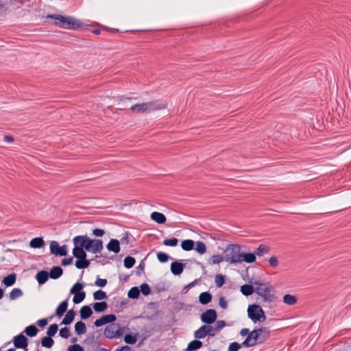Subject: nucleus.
Returning a JSON list of instances; mask_svg holds the SVG:
<instances>
[{
	"instance_id": "nucleus-4",
	"label": "nucleus",
	"mask_w": 351,
	"mask_h": 351,
	"mask_svg": "<svg viewBox=\"0 0 351 351\" xmlns=\"http://www.w3.org/2000/svg\"><path fill=\"white\" fill-rule=\"evenodd\" d=\"M254 285V291L262 298L263 302L272 303L276 301V297L271 286L256 282Z\"/></svg>"
},
{
	"instance_id": "nucleus-44",
	"label": "nucleus",
	"mask_w": 351,
	"mask_h": 351,
	"mask_svg": "<svg viewBox=\"0 0 351 351\" xmlns=\"http://www.w3.org/2000/svg\"><path fill=\"white\" fill-rule=\"evenodd\" d=\"M84 285L80 282H76L71 289L70 293H78L82 292Z\"/></svg>"
},
{
	"instance_id": "nucleus-20",
	"label": "nucleus",
	"mask_w": 351,
	"mask_h": 351,
	"mask_svg": "<svg viewBox=\"0 0 351 351\" xmlns=\"http://www.w3.org/2000/svg\"><path fill=\"white\" fill-rule=\"evenodd\" d=\"M49 274L46 271H40L36 274V280L40 285L45 283L49 278Z\"/></svg>"
},
{
	"instance_id": "nucleus-23",
	"label": "nucleus",
	"mask_w": 351,
	"mask_h": 351,
	"mask_svg": "<svg viewBox=\"0 0 351 351\" xmlns=\"http://www.w3.org/2000/svg\"><path fill=\"white\" fill-rule=\"evenodd\" d=\"M75 315V312L73 309L69 310L66 313V314L65 317H64V319H62L61 324H64V325L70 324L73 321Z\"/></svg>"
},
{
	"instance_id": "nucleus-17",
	"label": "nucleus",
	"mask_w": 351,
	"mask_h": 351,
	"mask_svg": "<svg viewBox=\"0 0 351 351\" xmlns=\"http://www.w3.org/2000/svg\"><path fill=\"white\" fill-rule=\"evenodd\" d=\"M103 249V242L100 239L93 240L90 251L94 254L100 252Z\"/></svg>"
},
{
	"instance_id": "nucleus-1",
	"label": "nucleus",
	"mask_w": 351,
	"mask_h": 351,
	"mask_svg": "<svg viewBox=\"0 0 351 351\" xmlns=\"http://www.w3.org/2000/svg\"><path fill=\"white\" fill-rule=\"evenodd\" d=\"M269 331L267 328H261L251 331L242 343L245 347H252L258 343L264 342L269 338Z\"/></svg>"
},
{
	"instance_id": "nucleus-47",
	"label": "nucleus",
	"mask_w": 351,
	"mask_h": 351,
	"mask_svg": "<svg viewBox=\"0 0 351 351\" xmlns=\"http://www.w3.org/2000/svg\"><path fill=\"white\" fill-rule=\"evenodd\" d=\"M93 298L97 300H101L107 298L106 292L102 290H98L93 293Z\"/></svg>"
},
{
	"instance_id": "nucleus-61",
	"label": "nucleus",
	"mask_w": 351,
	"mask_h": 351,
	"mask_svg": "<svg viewBox=\"0 0 351 351\" xmlns=\"http://www.w3.org/2000/svg\"><path fill=\"white\" fill-rule=\"evenodd\" d=\"M73 258H63L62 260V265L64 266L71 265L73 262Z\"/></svg>"
},
{
	"instance_id": "nucleus-19",
	"label": "nucleus",
	"mask_w": 351,
	"mask_h": 351,
	"mask_svg": "<svg viewBox=\"0 0 351 351\" xmlns=\"http://www.w3.org/2000/svg\"><path fill=\"white\" fill-rule=\"evenodd\" d=\"M73 256L77 259H84L86 258V253L82 247L78 245H75L73 250Z\"/></svg>"
},
{
	"instance_id": "nucleus-59",
	"label": "nucleus",
	"mask_w": 351,
	"mask_h": 351,
	"mask_svg": "<svg viewBox=\"0 0 351 351\" xmlns=\"http://www.w3.org/2000/svg\"><path fill=\"white\" fill-rule=\"evenodd\" d=\"M269 263L271 267H276L278 265V261L276 256H271L269 258Z\"/></svg>"
},
{
	"instance_id": "nucleus-40",
	"label": "nucleus",
	"mask_w": 351,
	"mask_h": 351,
	"mask_svg": "<svg viewBox=\"0 0 351 351\" xmlns=\"http://www.w3.org/2000/svg\"><path fill=\"white\" fill-rule=\"evenodd\" d=\"M73 294L74 295L73 301L75 304H79V303L82 302L86 297V293L84 291L78 293H73Z\"/></svg>"
},
{
	"instance_id": "nucleus-38",
	"label": "nucleus",
	"mask_w": 351,
	"mask_h": 351,
	"mask_svg": "<svg viewBox=\"0 0 351 351\" xmlns=\"http://www.w3.org/2000/svg\"><path fill=\"white\" fill-rule=\"evenodd\" d=\"M140 295V289L137 287H134L130 289L128 295L130 298L136 299Z\"/></svg>"
},
{
	"instance_id": "nucleus-63",
	"label": "nucleus",
	"mask_w": 351,
	"mask_h": 351,
	"mask_svg": "<svg viewBox=\"0 0 351 351\" xmlns=\"http://www.w3.org/2000/svg\"><path fill=\"white\" fill-rule=\"evenodd\" d=\"M4 141L8 143H12L14 141V138L12 136L10 135H5L4 136Z\"/></svg>"
},
{
	"instance_id": "nucleus-18",
	"label": "nucleus",
	"mask_w": 351,
	"mask_h": 351,
	"mask_svg": "<svg viewBox=\"0 0 351 351\" xmlns=\"http://www.w3.org/2000/svg\"><path fill=\"white\" fill-rule=\"evenodd\" d=\"M63 273L62 269L59 266H55L51 268L49 274V276L52 279L60 278Z\"/></svg>"
},
{
	"instance_id": "nucleus-12",
	"label": "nucleus",
	"mask_w": 351,
	"mask_h": 351,
	"mask_svg": "<svg viewBox=\"0 0 351 351\" xmlns=\"http://www.w3.org/2000/svg\"><path fill=\"white\" fill-rule=\"evenodd\" d=\"M116 319V316L113 314L106 315H103L101 318L96 319L94 324L96 327H100L104 324L114 322Z\"/></svg>"
},
{
	"instance_id": "nucleus-13",
	"label": "nucleus",
	"mask_w": 351,
	"mask_h": 351,
	"mask_svg": "<svg viewBox=\"0 0 351 351\" xmlns=\"http://www.w3.org/2000/svg\"><path fill=\"white\" fill-rule=\"evenodd\" d=\"M184 265L180 262L175 261L171 265V271L173 274L177 276L182 273Z\"/></svg>"
},
{
	"instance_id": "nucleus-2",
	"label": "nucleus",
	"mask_w": 351,
	"mask_h": 351,
	"mask_svg": "<svg viewBox=\"0 0 351 351\" xmlns=\"http://www.w3.org/2000/svg\"><path fill=\"white\" fill-rule=\"evenodd\" d=\"M45 19L54 20L53 24L65 29H76L82 25V23L71 16H64L60 14H48Z\"/></svg>"
},
{
	"instance_id": "nucleus-62",
	"label": "nucleus",
	"mask_w": 351,
	"mask_h": 351,
	"mask_svg": "<svg viewBox=\"0 0 351 351\" xmlns=\"http://www.w3.org/2000/svg\"><path fill=\"white\" fill-rule=\"evenodd\" d=\"M37 324L40 326V327H45L47 324V319H39L38 322H37Z\"/></svg>"
},
{
	"instance_id": "nucleus-8",
	"label": "nucleus",
	"mask_w": 351,
	"mask_h": 351,
	"mask_svg": "<svg viewBox=\"0 0 351 351\" xmlns=\"http://www.w3.org/2000/svg\"><path fill=\"white\" fill-rule=\"evenodd\" d=\"M73 243L75 245H78L82 249L90 251L93 244V240L87 236H77L73 239Z\"/></svg>"
},
{
	"instance_id": "nucleus-50",
	"label": "nucleus",
	"mask_w": 351,
	"mask_h": 351,
	"mask_svg": "<svg viewBox=\"0 0 351 351\" xmlns=\"http://www.w3.org/2000/svg\"><path fill=\"white\" fill-rule=\"evenodd\" d=\"M140 291H141L144 295H148L151 293V289L147 283H143L141 285Z\"/></svg>"
},
{
	"instance_id": "nucleus-9",
	"label": "nucleus",
	"mask_w": 351,
	"mask_h": 351,
	"mask_svg": "<svg viewBox=\"0 0 351 351\" xmlns=\"http://www.w3.org/2000/svg\"><path fill=\"white\" fill-rule=\"evenodd\" d=\"M217 317V312L214 309H208L201 315L202 322L206 324L214 323Z\"/></svg>"
},
{
	"instance_id": "nucleus-49",
	"label": "nucleus",
	"mask_w": 351,
	"mask_h": 351,
	"mask_svg": "<svg viewBox=\"0 0 351 351\" xmlns=\"http://www.w3.org/2000/svg\"><path fill=\"white\" fill-rule=\"evenodd\" d=\"M215 282L217 287H221L224 284V278L221 274L215 276Z\"/></svg>"
},
{
	"instance_id": "nucleus-48",
	"label": "nucleus",
	"mask_w": 351,
	"mask_h": 351,
	"mask_svg": "<svg viewBox=\"0 0 351 351\" xmlns=\"http://www.w3.org/2000/svg\"><path fill=\"white\" fill-rule=\"evenodd\" d=\"M178 243V240L176 238L166 239L163 241V244L167 246L175 247Z\"/></svg>"
},
{
	"instance_id": "nucleus-36",
	"label": "nucleus",
	"mask_w": 351,
	"mask_h": 351,
	"mask_svg": "<svg viewBox=\"0 0 351 351\" xmlns=\"http://www.w3.org/2000/svg\"><path fill=\"white\" fill-rule=\"evenodd\" d=\"M224 261V256H221L219 254L213 255L211 256L210 260L208 261V263L210 265H217L219 264Z\"/></svg>"
},
{
	"instance_id": "nucleus-64",
	"label": "nucleus",
	"mask_w": 351,
	"mask_h": 351,
	"mask_svg": "<svg viewBox=\"0 0 351 351\" xmlns=\"http://www.w3.org/2000/svg\"><path fill=\"white\" fill-rule=\"evenodd\" d=\"M116 351H130V348L128 346H124L117 349Z\"/></svg>"
},
{
	"instance_id": "nucleus-24",
	"label": "nucleus",
	"mask_w": 351,
	"mask_h": 351,
	"mask_svg": "<svg viewBox=\"0 0 351 351\" xmlns=\"http://www.w3.org/2000/svg\"><path fill=\"white\" fill-rule=\"evenodd\" d=\"M68 302L67 300L62 301L57 307L56 314L58 317H61L67 310Z\"/></svg>"
},
{
	"instance_id": "nucleus-26",
	"label": "nucleus",
	"mask_w": 351,
	"mask_h": 351,
	"mask_svg": "<svg viewBox=\"0 0 351 351\" xmlns=\"http://www.w3.org/2000/svg\"><path fill=\"white\" fill-rule=\"evenodd\" d=\"M202 346V343L197 339L191 341L187 346L186 351H194L199 349Z\"/></svg>"
},
{
	"instance_id": "nucleus-6",
	"label": "nucleus",
	"mask_w": 351,
	"mask_h": 351,
	"mask_svg": "<svg viewBox=\"0 0 351 351\" xmlns=\"http://www.w3.org/2000/svg\"><path fill=\"white\" fill-rule=\"evenodd\" d=\"M165 108V105L158 104L156 101H152L147 103H142L133 105L131 106L130 110L133 112L141 113L148 110H156Z\"/></svg>"
},
{
	"instance_id": "nucleus-7",
	"label": "nucleus",
	"mask_w": 351,
	"mask_h": 351,
	"mask_svg": "<svg viewBox=\"0 0 351 351\" xmlns=\"http://www.w3.org/2000/svg\"><path fill=\"white\" fill-rule=\"evenodd\" d=\"M124 332V328L116 324H110L106 326L104 330V336L108 339L121 337Z\"/></svg>"
},
{
	"instance_id": "nucleus-39",
	"label": "nucleus",
	"mask_w": 351,
	"mask_h": 351,
	"mask_svg": "<svg viewBox=\"0 0 351 351\" xmlns=\"http://www.w3.org/2000/svg\"><path fill=\"white\" fill-rule=\"evenodd\" d=\"M53 343H54V341L50 337H45L44 338H43L42 341H41L42 346L47 348H51L53 346Z\"/></svg>"
},
{
	"instance_id": "nucleus-60",
	"label": "nucleus",
	"mask_w": 351,
	"mask_h": 351,
	"mask_svg": "<svg viewBox=\"0 0 351 351\" xmlns=\"http://www.w3.org/2000/svg\"><path fill=\"white\" fill-rule=\"evenodd\" d=\"M93 233L96 237H102L104 234V231L101 229L96 228L93 230Z\"/></svg>"
},
{
	"instance_id": "nucleus-43",
	"label": "nucleus",
	"mask_w": 351,
	"mask_h": 351,
	"mask_svg": "<svg viewBox=\"0 0 351 351\" xmlns=\"http://www.w3.org/2000/svg\"><path fill=\"white\" fill-rule=\"evenodd\" d=\"M58 330V324H53L51 325H50V326L48 328V330L47 331V334L48 335V337H53L54 336L57 331Z\"/></svg>"
},
{
	"instance_id": "nucleus-31",
	"label": "nucleus",
	"mask_w": 351,
	"mask_h": 351,
	"mask_svg": "<svg viewBox=\"0 0 351 351\" xmlns=\"http://www.w3.org/2000/svg\"><path fill=\"white\" fill-rule=\"evenodd\" d=\"M75 330L77 335H82L86 332V324L83 322H77L75 325Z\"/></svg>"
},
{
	"instance_id": "nucleus-33",
	"label": "nucleus",
	"mask_w": 351,
	"mask_h": 351,
	"mask_svg": "<svg viewBox=\"0 0 351 351\" xmlns=\"http://www.w3.org/2000/svg\"><path fill=\"white\" fill-rule=\"evenodd\" d=\"M38 332V328L34 325H30L25 328L24 332L29 337H35Z\"/></svg>"
},
{
	"instance_id": "nucleus-54",
	"label": "nucleus",
	"mask_w": 351,
	"mask_h": 351,
	"mask_svg": "<svg viewBox=\"0 0 351 351\" xmlns=\"http://www.w3.org/2000/svg\"><path fill=\"white\" fill-rule=\"evenodd\" d=\"M60 335L65 339H67L70 336V331L67 327H64L60 329Z\"/></svg>"
},
{
	"instance_id": "nucleus-32",
	"label": "nucleus",
	"mask_w": 351,
	"mask_h": 351,
	"mask_svg": "<svg viewBox=\"0 0 351 351\" xmlns=\"http://www.w3.org/2000/svg\"><path fill=\"white\" fill-rule=\"evenodd\" d=\"M107 307H108V304L106 302H104V301L96 302L93 304L94 310L98 313L104 312V311H106Z\"/></svg>"
},
{
	"instance_id": "nucleus-16",
	"label": "nucleus",
	"mask_w": 351,
	"mask_h": 351,
	"mask_svg": "<svg viewBox=\"0 0 351 351\" xmlns=\"http://www.w3.org/2000/svg\"><path fill=\"white\" fill-rule=\"evenodd\" d=\"M208 335L207 325H203L199 328L194 332V337L195 339H200L204 338Z\"/></svg>"
},
{
	"instance_id": "nucleus-42",
	"label": "nucleus",
	"mask_w": 351,
	"mask_h": 351,
	"mask_svg": "<svg viewBox=\"0 0 351 351\" xmlns=\"http://www.w3.org/2000/svg\"><path fill=\"white\" fill-rule=\"evenodd\" d=\"M23 294L22 291L19 288H14L12 290L10 293V298L12 300H14L19 297H21Z\"/></svg>"
},
{
	"instance_id": "nucleus-14",
	"label": "nucleus",
	"mask_w": 351,
	"mask_h": 351,
	"mask_svg": "<svg viewBox=\"0 0 351 351\" xmlns=\"http://www.w3.org/2000/svg\"><path fill=\"white\" fill-rule=\"evenodd\" d=\"M107 249L109 251L113 252L115 254L119 253L120 251L119 241L117 239H111L107 245Z\"/></svg>"
},
{
	"instance_id": "nucleus-5",
	"label": "nucleus",
	"mask_w": 351,
	"mask_h": 351,
	"mask_svg": "<svg viewBox=\"0 0 351 351\" xmlns=\"http://www.w3.org/2000/svg\"><path fill=\"white\" fill-rule=\"evenodd\" d=\"M247 315L249 318L254 323L263 322L266 319L265 312L261 306L258 304L249 305L247 308Z\"/></svg>"
},
{
	"instance_id": "nucleus-29",
	"label": "nucleus",
	"mask_w": 351,
	"mask_h": 351,
	"mask_svg": "<svg viewBox=\"0 0 351 351\" xmlns=\"http://www.w3.org/2000/svg\"><path fill=\"white\" fill-rule=\"evenodd\" d=\"M195 242L191 239L184 240L181 243L182 248L185 251H190L194 248Z\"/></svg>"
},
{
	"instance_id": "nucleus-15",
	"label": "nucleus",
	"mask_w": 351,
	"mask_h": 351,
	"mask_svg": "<svg viewBox=\"0 0 351 351\" xmlns=\"http://www.w3.org/2000/svg\"><path fill=\"white\" fill-rule=\"evenodd\" d=\"M150 217L153 221L159 224L165 223L167 220L165 215L159 212H153Z\"/></svg>"
},
{
	"instance_id": "nucleus-57",
	"label": "nucleus",
	"mask_w": 351,
	"mask_h": 351,
	"mask_svg": "<svg viewBox=\"0 0 351 351\" xmlns=\"http://www.w3.org/2000/svg\"><path fill=\"white\" fill-rule=\"evenodd\" d=\"M226 324L223 320H219L215 323V328L217 330H220L226 326Z\"/></svg>"
},
{
	"instance_id": "nucleus-28",
	"label": "nucleus",
	"mask_w": 351,
	"mask_h": 351,
	"mask_svg": "<svg viewBox=\"0 0 351 351\" xmlns=\"http://www.w3.org/2000/svg\"><path fill=\"white\" fill-rule=\"evenodd\" d=\"M44 241L41 237H36L31 240L29 245L32 248H40L44 245Z\"/></svg>"
},
{
	"instance_id": "nucleus-34",
	"label": "nucleus",
	"mask_w": 351,
	"mask_h": 351,
	"mask_svg": "<svg viewBox=\"0 0 351 351\" xmlns=\"http://www.w3.org/2000/svg\"><path fill=\"white\" fill-rule=\"evenodd\" d=\"M16 282V274H12L6 277H5L3 280V282L8 287L13 285Z\"/></svg>"
},
{
	"instance_id": "nucleus-21",
	"label": "nucleus",
	"mask_w": 351,
	"mask_h": 351,
	"mask_svg": "<svg viewBox=\"0 0 351 351\" xmlns=\"http://www.w3.org/2000/svg\"><path fill=\"white\" fill-rule=\"evenodd\" d=\"M256 261L255 253H242L241 252V263L245 262L247 263H252Z\"/></svg>"
},
{
	"instance_id": "nucleus-3",
	"label": "nucleus",
	"mask_w": 351,
	"mask_h": 351,
	"mask_svg": "<svg viewBox=\"0 0 351 351\" xmlns=\"http://www.w3.org/2000/svg\"><path fill=\"white\" fill-rule=\"evenodd\" d=\"M224 261L230 264L241 263V247L238 244H229L223 250Z\"/></svg>"
},
{
	"instance_id": "nucleus-41",
	"label": "nucleus",
	"mask_w": 351,
	"mask_h": 351,
	"mask_svg": "<svg viewBox=\"0 0 351 351\" xmlns=\"http://www.w3.org/2000/svg\"><path fill=\"white\" fill-rule=\"evenodd\" d=\"M195 250L200 254H203L206 252V246L202 241H197Z\"/></svg>"
},
{
	"instance_id": "nucleus-11",
	"label": "nucleus",
	"mask_w": 351,
	"mask_h": 351,
	"mask_svg": "<svg viewBox=\"0 0 351 351\" xmlns=\"http://www.w3.org/2000/svg\"><path fill=\"white\" fill-rule=\"evenodd\" d=\"M13 343L16 348L25 349L28 345L27 339L23 333L15 336L13 339Z\"/></svg>"
},
{
	"instance_id": "nucleus-53",
	"label": "nucleus",
	"mask_w": 351,
	"mask_h": 351,
	"mask_svg": "<svg viewBox=\"0 0 351 351\" xmlns=\"http://www.w3.org/2000/svg\"><path fill=\"white\" fill-rule=\"evenodd\" d=\"M95 285L99 287H104L107 285V280L97 277L95 282Z\"/></svg>"
},
{
	"instance_id": "nucleus-25",
	"label": "nucleus",
	"mask_w": 351,
	"mask_h": 351,
	"mask_svg": "<svg viewBox=\"0 0 351 351\" xmlns=\"http://www.w3.org/2000/svg\"><path fill=\"white\" fill-rule=\"evenodd\" d=\"M270 250V247L267 245L261 244L258 246V248L255 250V255L258 256H262L265 254H267Z\"/></svg>"
},
{
	"instance_id": "nucleus-52",
	"label": "nucleus",
	"mask_w": 351,
	"mask_h": 351,
	"mask_svg": "<svg viewBox=\"0 0 351 351\" xmlns=\"http://www.w3.org/2000/svg\"><path fill=\"white\" fill-rule=\"evenodd\" d=\"M241 346H243V345L239 344L237 342L231 343L229 345L228 351H238L241 348Z\"/></svg>"
},
{
	"instance_id": "nucleus-58",
	"label": "nucleus",
	"mask_w": 351,
	"mask_h": 351,
	"mask_svg": "<svg viewBox=\"0 0 351 351\" xmlns=\"http://www.w3.org/2000/svg\"><path fill=\"white\" fill-rule=\"evenodd\" d=\"M207 325V331H208V335L213 337L216 335V330L217 329L215 328H213V326H210L209 324Z\"/></svg>"
},
{
	"instance_id": "nucleus-55",
	"label": "nucleus",
	"mask_w": 351,
	"mask_h": 351,
	"mask_svg": "<svg viewBox=\"0 0 351 351\" xmlns=\"http://www.w3.org/2000/svg\"><path fill=\"white\" fill-rule=\"evenodd\" d=\"M219 304L223 309H226L228 308L227 301L223 296L219 298Z\"/></svg>"
},
{
	"instance_id": "nucleus-22",
	"label": "nucleus",
	"mask_w": 351,
	"mask_h": 351,
	"mask_svg": "<svg viewBox=\"0 0 351 351\" xmlns=\"http://www.w3.org/2000/svg\"><path fill=\"white\" fill-rule=\"evenodd\" d=\"M93 311L89 306H84L80 309V317L82 319H86L91 316Z\"/></svg>"
},
{
	"instance_id": "nucleus-45",
	"label": "nucleus",
	"mask_w": 351,
	"mask_h": 351,
	"mask_svg": "<svg viewBox=\"0 0 351 351\" xmlns=\"http://www.w3.org/2000/svg\"><path fill=\"white\" fill-rule=\"evenodd\" d=\"M138 333H136L135 335H126L124 337L125 343L129 344H134L137 341V336Z\"/></svg>"
},
{
	"instance_id": "nucleus-46",
	"label": "nucleus",
	"mask_w": 351,
	"mask_h": 351,
	"mask_svg": "<svg viewBox=\"0 0 351 351\" xmlns=\"http://www.w3.org/2000/svg\"><path fill=\"white\" fill-rule=\"evenodd\" d=\"M123 262H124V266L126 268L130 269L134 266L136 261H135V258L132 256H127L125 258Z\"/></svg>"
},
{
	"instance_id": "nucleus-51",
	"label": "nucleus",
	"mask_w": 351,
	"mask_h": 351,
	"mask_svg": "<svg viewBox=\"0 0 351 351\" xmlns=\"http://www.w3.org/2000/svg\"><path fill=\"white\" fill-rule=\"evenodd\" d=\"M157 258L160 263H166L169 260V256L167 254L160 252L157 254Z\"/></svg>"
},
{
	"instance_id": "nucleus-56",
	"label": "nucleus",
	"mask_w": 351,
	"mask_h": 351,
	"mask_svg": "<svg viewBox=\"0 0 351 351\" xmlns=\"http://www.w3.org/2000/svg\"><path fill=\"white\" fill-rule=\"evenodd\" d=\"M83 348L79 344L71 345L69 347V351H83Z\"/></svg>"
},
{
	"instance_id": "nucleus-30",
	"label": "nucleus",
	"mask_w": 351,
	"mask_h": 351,
	"mask_svg": "<svg viewBox=\"0 0 351 351\" xmlns=\"http://www.w3.org/2000/svg\"><path fill=\"white\" fill-rule=\"evenodd\" d=\"M283 302L287 305H294L297 302V298L295 295L291 294H285L283 296Z\"/></svg>"
},
{
	"instance_id": "nucleus-35",
	"label": "nucleus",
	"mask_w": 351,
	"mask_h": 351,
	"mask_svg": "<svg viewBox=\"0 0 351 351\" xmlns=\"http://www.w3.org/2000/svg\"><path fill=\"white\" fill-rule=\"evenodd\" d=\"M241 291L244 295H250L254 291V287L250 285H244L241 287Z\"/></svg>"
},
{
	"instance_id": "nucleus-27",
	"label": "nucleus",
	"mask_w": 351,
	"mask_h": 351,
	"mask_svg": "<svg viewBox=\"0 0 351 351\" xmlns=\"http://www.w3.org/2000/svg\"><path fill=\"white\" fill-rule=\"evenodd\" d=\"M212 300V295L209 292H203L199 296V301L202 304H208Z\"/></svg>"
},
{
	"instance_id": "nucleus-10",
	"label": "nucleus",
	"mask_w": 351,
	"mask_h": 351,
	"mask_svg": "<svg viewBox=\"0 0 351 351\" xmlns=\"http://www.w3.org/2000/svg\"><path fill=\"white\" fill-rule=\"evenodd\" d=\"M51 253L56 256H66L67 253L66 246L65 245L60 246L58 243L53 241L50 243Z\"/></svg>"
},
{
	"instance_id": "nucleus-37",
	"label": "nucleus",
	"mask_w": 351,
	"mask_h": 351,
	"mask_svg": "<svg viewBox=\"0 0 351 351\" xmlns=\"http://www.w3.org/2000/svg\"><path fill=\"white\" fill-rule=\"evenodd\" d=\"M90 261L87 260L86 258L84 259H78L75 262V267L77 269H84L89 266Z\"/></svg>"
}]
</instances>
